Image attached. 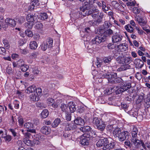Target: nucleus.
Wrapping results in <instances>:
<instances>
[{"label": "nucleus", "instance_id": "f257e3e1", "mask_svg": "<svg viewBox=\"0 0 150 150\" xmlns=\"http://www.w3.org/2000/svg\"><path fill=\"white\" fill-rule=\"evenodd\" d=\"M106 36H104V34L101 35H96L95 38L93 39L91 44L87 42L88 40H86V41L84 42L85 47L89 50H92L96 44H98L103 42L105 40Z\"/></svg>", "mask_w": 150, "mask_h": 150}, {"label": "nucleus", "instance_id": "f03ea898", "mask_svg": "<svg viewBox=\"0 0 150 150\" xmlns=\"http://www.w3.org/2000/svg\"><path fill=\"white\" fill-rule=\"evenodd\" d=\"M80 143L83 145L87 146L89 144L90 140V136L85 133L80 137Z\"/></svg>", "mask_w": 150, "mask_h": 150}, {"label": "nucleus", "instance_id": "7ed1b4c3", "mask_svg": "<svg viewBox=\"0 0 150 150\" xmlns=\"http://www.w3.org/2000/svg\"><path fill=\"white\" fill-rule=\"evenodd\" d=\"M37 90V92H33L30 95L29 97L31 101H36L39 100V97L41 94L42 91L41 88H38Z\"/></svg>", "mask_w": 150, "mask_h": 150}, {"label": "nucleus", "instance_id": "20e7f679", "mask_svg": "<svg viewBox=\"0 0 150 150\" xmlns=\"http://www.w3.org/2000/svg\"><path fill=\"white\" fill-rule=\"evenodd\" d=\"M99 77L102 78H108V81L109 83H116L117 82V79L115 78V77H113L112 76H111V78H109L110 76L109 75H108L106 73H103L102 72V73H100V76Z\"/></svg>", "mask_w": 150, "mask_h": 150}, {"label": "nucleus", "instance_id": "39448f33", "mask_svg": "<svg viewBox=\"0 0 150 150\" xmlns=\"http://www.w3.org/2000/svg\"><path fill=\"white\" fill-rule=\"evenodd\" d=\"M131 141L132 144L135 148H138L140 147L141 145L144 147V143L141 140L138 139L137 138H132Z\"/></svg>", "mask_w": 150, "mask_h": 150}, {"label": "nucleus", "instance_id": "423d86ee", "mask_svg": "<svg viewBox=\"0 0 150 150\" xmlns=\"http://www.w3.org/2000/svg\"><path fill=\"white\" fill-rule=\"evenodd\" d=\"M16 24V22L13 19L9 18H6L5 21V24L3 25V27L7 28L8 25L11 26H14Z\"/></svg>", "mask_w": 150, "mask_h": 150}, {"label": "nucleus", "instance_id": "0eeeda50", "mask_svg": "<svg viewBox=\"0 0 150 150\" xmlns=\"http://www.w3.org/2000/svg\"><path fill=\"white\" fill-rule=\"evenodd\" d=\"M24 127L27 129V131L32 133H36V130L34 128L33 125L30 122H26L24 124Z\"/></svg>", "mask_w": 150, "mask_h": 150}, {"label": "nucleus", "instance_id": "6e6552de", "mask_svg": "<svg viewBox=\"0 0 150 150\" xmlns=\"http://www.w3.org/2000/svg\"><path fill=\"white\" fill-rule=\"evenodd\" d=\"M131 87L130 85H127L125 86L123 84H122L121 86L119 88H116V90L115 93L116 94H119L120 93H122L126 90H128Z\"/></svg>", "mask_w": 150, "mask_h": 150}, {"label": "nucleus", "instance_id": "1a4fd4ad", "mask_svg": "<svg viewBox=\"0 0 150 150\" xmlns=\"http://www.w3.org/2000/svg\"><path fill=\"white\" fill-rule=\"evenodd\" d=\"M38 16L29 14L26 17V19L27 22L33 23L37 21Z\"/></svg>", "mask_w": 150, "mask_h": 150}, {"label": "nucleus", "instance_id": "9d476101", "mask_svg": "<svg viewBox=\"0 0 150 150\" xmlns=\"http://www.w3.org/2000/svg\"><path fill=\"white\" fill-rule=\"evenodd\" d=\"M115 145V143L114 142H111L109 143L107 139V142L105 145V146L103 147L104 150H109L114 148Z\"/></svg>", "mask_w": 150, "mask_h": 150}, {"label": "nucleus", "instance_id": "9b49d317", "mask_svg": "<svg viewBox=\"0 0 150 150\" xmlns=\"http://www.w3.org/2000/svg\"><path fill=\"white\" fill-rule=\"evenodd\" d=\"M129 135V133L127 131H124L121 132L117 138L120 141H123L126 139L127 137H128Z\"/></svg>", "mask_w": 150, "mask_h": 150}, {"label": "nucleus", "instance_id": "f8f14e48", "mask_svg": "<svg viewBox=\"0 0 150 150\" xmlns=\"http://www.w3.org/2000/svg\"><path fill=\"white\" fill-rule=\"evenodd\" d=\"M123 38V36L120 34H116L112 37V41L113 43L120 42Z\"/></svg>", "mask_w": 150, "mask_h": 150}, {"label": "nucleus", "instance_id": "ddd939ff", "mask_svg": "<svg viewBox=\"0 0 150 150\" xmlns=\"http://www.w3.org/2000/svg\"><path fill=\"white\" fill-rule=\"evenodd\" d=\"M128 48V46L126 43H121L117 46V50L118 52H123L127 50Z\"/></svg>", "mask_w": 150, "mask_h": 150}, {"label": "nucleus", "instance_id": "4468645a", "mask_svg": "<svg viewBox=\"0 0 150 150\" xmlns=\"http://www.w3.org/2000/svg\"><path fill=\"white\" fill-rule=\"evenodd\" d=\"M135 18L136 21L142 26H144L146 24V21L141 17L139 16H137Z\"/></svg>", "mask_w": 150, "mask_h": 150}, {"label": "nucleus", "instance_id": "2eb2a0df", "mask_svg": "<svg viewBox=\"0 0 150 150\" xmlns=\"http://www.w3.org/2000/svg\"><path fill=\"white\" fill-rule=\"evenodd\" d=\"M40 131L42 133L47 135L51 133V129L49 127L44 126L41 129Z\"/></svg>", "mask_w": 150, "mask_h": 150}, {"label": "nucleus", "instance_id": "dca6fc26", "mask_svg": "<svg viewBox=\"0 0 150 150\" xmlns=\"http://www.w3.org/2000/svg\"><path fill=\"white\" fill-rule=\"evenodd\" d=\"M38 89V88H36L35 85H32L27 88L25 90V92L28 93H32L34 92H37Z\"/></svg>", "mask_w": 150, "mask_h": 150}, {"label": "nucleus", "instance_id": "f3484780", "mask_svg": "<svg viewBox=\"0 0 150 150\" xmlns=\"http://www.w3.org/2000/svg\"><path fill=\"white\" fill-rule=\"evenodd\" d=\"M74 123L77 125L82 126L84 124L83 120L80 117H78L74 121Z\"/></svg>", "mask_w": 150, "mask_h": 150}, {"label": "nucleus", "instance_id": "a211bd4d", "mask_svg": "<svg viewBox=\"0 0 150 150\" xmlns=\"http://www.w3.org/2000/svg\"><path fill=\"white\" fill-rule=\"evenodd\" d=\"M107 142V139L105 138L103 139H100L97 143L96 146L98 147H100L103 146H105V143Z\"/></svg>", "mask_w": 150, "mask_h": 150}, {"label": "nucleus", "instance_id": "6ab92c4d", "mask_svg": "<svg viewBox=\"0 0 150 150\" xmlns=\"http://www.w3.org/2000/svg\"><path fill=\"white\" fill-rule=\"evenodd\" d=\"M87 6H84L82 7H80L81 11H82L81 13L82 14H85L86 15H90L91 13L90 12V11L88 10L87 9Z\"/></svg>", "mask_w": 150, "mask_h": 150}, {"label": "nucleus", "instance_id": "aec40b11", "mask_svg": "<svg viewBox=\"0 0 150 150\" xmlns=\"http://www.w3.org/2000/svg\"><path fill=\"white\" fill-rule=\"evenodd\" d=\"M68 106L70 111L71 113H73L76 111V106L75 103L73 102H70L68 104Z\"/></svg>", "mask_w": 150, "mask_h": 150}, {"label": "nucleus", "instance_id": "412c9836", "mask_svg": "<svg viewBox=\"0 0 150 150\" xmlns=\"http://www.w3.org/2000/svg\"><path fill=\"white\" fill-rule=\"evenodd\" d=\"M117 88V86H114L113 88H107L105 91V93H106L108 95H109L112 93L114 92H115L116 90V88Z\"/></svg>", "mask_w": 150, "mask_h": 150}, {"label": "nucleus", "instance_id": "4be33fe9", "mask_svg": "<svg viewBox=\"0 0 150 150\" xmlns=\"http://www.w3.org/2000/svg\"><path fill=\"white\" fill-rule=\"evenodd\" d=\"M131 66L128 64H125L120 66L117 69V71H123L126 70L127 69L131 68Z\"/></svg>", "mask_w": 150, "mask_h": 150}, {"label": "nucleus", "instance_id": "5701e85b", "mask_svg": "<svg viewBox=\"0 0 150 150\" xmlns=\"http://www.w3.org/2000/svg\"><path fill=\"white\" fill-rule=\"evenodd\" d=\"M43 27V25L40 22H38L36 23L35 28L39 32H42Z\"/></svg>", "mask_w": 150, "mask_h": 150}, {"label": "nucleus", "instance_id": "b1692460", "mask_svg": "<svg viewBox=\"0 0 150 150\" xmlns=\"http://www.w3.org/2000/svg\"><path fill=\"white\" fill-rule=\"evenodd\" d=\"M29 46L31 49L35 50L37 48L38 45L36 41H33L30 42Z\"/></svg>", "mask_w": 150, "mask_h": 150}, {"label": "nucleus", "instance_id": "393cba45", "mask_svg": "<svg viewBox=\"0 0 150 150\" xmlns=\"http://www.w3.org/2000/svg\"><path fill=\"white\" fill-rule=\"evenodd\" d=\"M28 137H25L23 139V142L28 146H31L33 145L32 142L28 138Z\"/></svg>", "mask_w": 150, "mask_h": 150}, {"label": "nucleus", "instance_id": "a878e982", "mask_svg": "<svg viewBox=\"0 0 150 150\" xmlns=\"http://www.w3.org/2000/svg\"><path fill=\"white\" fill-rule=\"evenodd\" d=\"M121 129L120 128L117 127L115 128L113 132L114 136L116 137H117L121 132Z\"/></svg>", "mask_w": 150, "mask_h": 150}, {"label": "nucleus", "instance_id": "bb28decb", "mask_svg": "<svg viewBox=\"0 0 150 150\" xmlns=\"http://www.w3.org/2000/svg\"><path fill=\"white\" fill-rule=\"evenodd\" d=\"M138 132V130L137 128L133 126L132 131V138H137Z\"/></svg>", "mask_w": 150, "mask_h": 150}, {"label": "nucleus", "instance_id": "cd10ccee", "mask_svg": "<svg viewBox=\"0 0 150 150\" xmlns=\"http://www.w3.org/2000/svg\"><path fill=\"white\" fill-rule=\"evenodd\" d=\"M45 42L48 48H51L52 47L53 40L51 38H49Z\"/></svg>", "mask_w": 150, "mask_h": 150}, {"label": "nucleus", "instance_id": "c85d7f7f", "mask_svg": "<svg viewBox=\"0 0 150 150\" xmlns=\"http://www.w3.org/2000/svg\"><path fill=\"white\" fill-rule=\"evenodd\" d=\"M60 122L61 120L59 118L56 119L52 124L51 125L52 127L53 128L56 127L60 123Z\"/></svg>", "mask_w": 150, "mask_h": 150}, {"label": "nucleus", "instance_id": "c756f323", "mask_svg": "<svg viewBox=\"0 0 150 150\" xmlns=\"http://www.w3.org/2000/svg\"><path fill=\"white\" fill-rule=\"evenodd\" d=\"M106 125L105 122H102L101 123L99 124L96 127L98 129L102 131L105 129Z\"/></svg>", "mask_w": 150, "mask_h": 150}, {"label": "nucleus", "instance_id": "7c9ffc66", "mask_svg": "<svg viewBox=\"0 0 150 150\" xmlns=\"http://www.w3.org/2000/svg\"><path fill=\"white\" fill-rule=\"evenodd\" d=\"M136 63V67L138 68H141L143 66L144 62L140 59H137Z\"/></svg>", "mask_w": 150, "mask_h": 150}, {"label": "nucleus", "instance_id": "2f4dec72", "mask_svg": "<svg viewBox=\"0 0 150 150\" xmlns=\"http://www.w3.org/2000/svg\"><path fill=\"white\" fill-rule=\"evenodd\" d=\"M76 127V125L73 123L68 124L66 126V128L68 130H72Z\"/></svg>", "mask_w": 150, "mask_h": 150}, {"label": "nucleus", "instance_id": "473e14b6", "mask_svg": "<svg viewBox=\"0 0 150 150\" xmlns=\"http://www.w3.org/2000/svg\"><path fill=\"white\" fill-rule=\"evenodd\" d=\"M103 122L101 119H98L97 117H94L93 120V123L96 126Z\"/></svg>", "mask_w": 150, "mask_h": 150}, {"label": "nucleus", "instance_id": "72a5a7b5", "mask_svg": "<svg viewBox=\"0 0 150 150\" xmlns=\"http://www.w3.org/2000/svg\"><path fill=\"white\" fill-rule=\"evenodd\" d=\"M49 113V112L46 109L43 110L41 114L42 117V118H46L48 116Z\"/></svg>", "mask_w": 150, "mask_h": 150}, {"label": "nucleus", "instance_id": "f704fd0d", "mask_svg": "<svg viewBox=\"0 0 150 150\" xmlns=\"http://www.w3.org/2000/svg\"><path fill=\"white\" fill-rule=\"evenodd\" d=\"M125 28L126 30L130 33H133L134 31L133 28L130 24H128L125 26Z\"/></svg>", "mask_w": 150, "mask_h": 150}, {"label": "nucleus", "instance_id": "c9c22d12", "mask_svg": "<svg viewBox=\"0 0 150 150\" xmlns=\"http://www.w3.org/2000/svg\"><path fill=\"white\" fill-rule=\"evenodd\" d=\"M91 128L89 126H84L80 128V130L82 132H88L90 130Z\"/></svg>", "mask_w": 150, "mask_h": 150}, {"label": "nucleus", "instance_id": "e433bc0d", "mask_svg": "<svg viewBox=\"0 0 150 150\" xmlns=\"http://www.w3.org/2000/svg\"><path fill=\"white\" fill-rule=\"evenodd\" d=\"M48 16L46 13H40L39 15V18L41 20H44L47 18Z\"/></svg>", "mask_w": 150, "mask_h": 150}, {"label": "nucleus", "instance_id": "4c0bfd02", "mask_svg": "<svg viewBox=\"0 0 150 150\" xmlns=\"http://www.w3.org/2000/svg\"><path fill=\"white\" fill-rule=\"evenodd\" d=\"M124 59V57L119 56L116 58V61L118 63L123 64Z\"/></svg>", "mask_w": 150, "mask_h": 150}, {"label": "nucleus", "instance_id": "58836bf2", "mask_svg": "<svg viewBox=\"0 0 150 150\" xmlns=\"http://www.w3.org/2000/svg\"><path fill=\"white\" fill-rule=\"evenodd\" d=\"M20 67L21 71L23 72L26 71L28 69V66L25 63Z\"/></svg>", "mask_w": 150, "mask_h": 150}, {"label": "nucleus", "instance_id": "ea45409f", "mask_svg": "<svg viewBox=\"0 0 150 150\" xmlns=\"http://www.w3.org/2000/svg\"><path fill=\"white\" fill-rule=\"evenodd\" d=\"M25 35L28 37H32L33 35V32L30 30L27 29L25 31Z\"/></svg>", "mask_w": 150, "mask_h": 150}, {"label": "nucleus", "instance_id": "a19ab883", "mask_svg": "<svg viewBox=\"0 0 150 150\" xmlns=\"http://www.w3.org/2000/svg\"><path fill=\"white\" fill-rule=\"evenodd\" d=\"M132 58L131 57H125L124 60V64H128L132 61Z\"/></svg>", "mask_w": 150, "mask_h": 150}, {"label": "nucleus", "instance_id": "79ce46f5", "mask_svg": "<svg viewBox=\"0 0 150 150\" xmlns=\"http://www.w3.org/2000/svg\"><path fill=\"white\" fill-rule=\"evenodd\" d=\"M32 72L35 75H37L39 73V71L37 67H33L32 68Z\"/></svg>", "mask_w": 150, "mask_h": 150}, {"label": "nucleus", "instance_id": "37998d69", "mask_svg": "<svg viewBox=\"0 0 150 150\" xmlns=\"http://www.w3.org/2000/svg\"><path fill=\"white\" fill-rule=\"evenodd\" d=\"M34 23L28 22L25 23V26L27 28L31 29L34 25Z\"/></svg>", "mask_w": 150, "mask_h": 150}, {"label": "nucleus", "instance_id": "c03bdc74", "mask_svg": "<svg viewBox=\"0 0 150 150\" xmlns=\"http://www.w3.org/2000/svg\"><path fill=\"white\" fill-rule=\"evenodd\" d=\"M112 59V57L109 56L104 58L103 61L105 63H109L110 62Z\"/></svg>", "mask_w": 150, "mask_h": 150}, {"label": "nucleus", "instance_id": "a18cd8bd", "mask_svg": "<svg viewBox=\"0 0 150 150\" xmlns=\"http://www.w3.org/2000/svg\"><path fill=\"white\" fill-rule=\"evenodd\" d=\"M4 137H3V138L4 139V140L7 143L10 141L11 139V136L9 135H6L4 136Z\"/></svg>", "mask_w": 150, "mask_h": 150}, {"label": "nucleus", "instance_id": "49530a36", "mask_svg": "<svg viewBox=\"0 0 150 150\" xmlns=\"http://www.w3.org/2000/svg\"><path fill=\"white\" fill-rule=\"evenodd\" d=\"M40 47L42 50L45 51L46 50L48 47L45 43L44 42L40 45Z\"/></svg>", "mask_w": 150, "mask_h": 150}, {"label": "nucleus", "instance_id": "de8ad7c7", "mask_svg": "<svg viewBox=\"0 0 150 150\" xmlns=\"http://www.w3.org/2000/svg\"><path fill=\"white\" fill-rule=\"evenodd\" d=\"M102 9L103 11L105 12H106V11H108V8L106 7V4L105 2L103 1H102Z\"/></svg>", "mask_w": 150, "mask_h": 150}, {"label": "nucleus", "instance_id": "09e8293b", "mask_svg": "<svg viewBox=\"0 0 150 150\" xmlns=\"http://www.w3.org/2000/svg\"><path fill=\"white\" fill-rule=\"evenodd\" d=\"M38 54V53L36 52H33L30 54L29 57L31 59L36 58L37 57Z\"/></svg>", "mask_w": 150, "mask_h": 150}, {"label": "nucleus", "instance_id": "8fccbe9b", "mask_svg": "<svg viewBox=\"0 0 150 150\" xmlns=\"http://www.w3.org/2000/svg\"><path fill=\"white\" fill-rule=\"evenodd\" d=\"M18 120L19 125L20 126H22L24 122L23 118L21 117H19L18 118Z\"/></svg>", "mask_w": 150, "mask_h": 150}, {"label": "nucleus", "instance_id": "3c124183", "mask_svg": "<svg viewBox=\"0 0 150 150\" xmlns=\"http://www.w3.org/2000/svg\"><path fill=\"white\" fill-rule=\"evenodd\" d=\"M133 11L136 14H138L140 12V10L137 7H134L133 8Z\"/></svg>", "mask_w": 150, "mask_h": 150}, {"label": "nucleus", "instance_id": "603ef678", "mask_svg": "<svg viewBox=\"0 0 150 150\" xmlns=\"http://www.w3.org/2000/svg\"><path fill=\"white\" fill-rule=\"evenodd\" d=\"M6 54V50L3 47H0V54L5 55Z\"/></svg>", "mask_w": 150, "mask_h": 150}, {"label": "nucleus", "instance_id": "864d4df0", "mask_svg": "<svg viewBox=\"0 0 150 150\" xmlns=\"http://www.w3.org/2000/svg\"><path fill=\"white\" fill-rule=\"evenodd\" d=\"M17 19L18 20V22L20 23H23L25 20V18L22 16L19 17Z\"/></svg>", "mask_w": 150, "mask_h": 150}, {"label": "nucleus", "instance_id": "5fc2aeb1", "mask_svg": "<svg viewBox=\"0 0 150 150\" xmlns=\"http://www.w3.org/2000/svg\"><path fill=\"white\" fill-rule=\"evenodd\" d=\"M21 131L23 134L24 135L25 137H29L30 135V134L27 132H24V130L23 129H21Z\"/></svg>", "mask_w": 150, "mask_h": 150}, {"label": "nucleus", "instance_id": "6e6d98bb", "mask_svg": "<svg viewBox=\"0 0 150 150\" xmlns=\"http://www.w3.org/2000/svg\"><path fill=\"white\" fill-rule=\"evenodd\" d=\"M91 16L93 18H98L99 17H100V16L99 14V13H92V14H91Z\"/></svg>", "mask_w": 150, "mask_h": 150}, {"label": "nucleus", "instance_id": "4d7b16f0", "mask_svg": "<svg viewBox=\"0 0 150 150\" xmlns=\"http://www.w3.org/2000/svg\"><path fill=\"white\" fill-rule=\"evenodd\" d=\"M96 65L98 67H100L102 65V62L101 60L99 59V58H98L97 59V62L96 63Z\"/></svg>", "mask_w": 150, "mask_h": 150}, {"label": "nucleus", "instance_id": "13d9d810", "mask_svg": "<svg viewBox=\"0 0 150 150\" xmlns=\"http://www.w3.org/2000/svg\"><path fill=\"white\" fill-rule=\"evenodd\" d=\"M64 137L67 139V140H70L71 139V135L67 133H64Z\"/></svg>", "mask_w": 150, "mask_h": 150}, {"label": "nucleus", "instance_id": "bf43d9fd", "mask_svg": "<svg viewBox=\"0 0 150 150\" xmlns=\"http://www.w3.org/2000/svg\"><path fill=\"white\" fill-rule=\"evenodd\" d=\"M20 52L24 54H26L27 53V50L26 48H25L24 49H20Z\"/></svg>", "mask_w": 150, "mask_h": 150}, {"label": "nucleus", "instance_id": "052dcab7", "mask_svg": "<svg viewBox=\"0 0 150 150\" xmlns=\"http://www.w3.org/2000/svg\"><path fill=\"white\" fill-rule=\"evenodd\" d=\"M17 62L19 66L20 67L25 63V61L22 59H20Z\"/></svg>", "mask_w": 150, "mask_h": 150}, {"label": "nucleus", "instance_id": "680f3d73", "mask_svg": "<svg viewBox=\"0 0 150 150\" xmlns=\"http://www.w3.org/2000/svg\"><path fill=\"white\" fill-rule=\"evenodd\" d=\"M67 108V107L66 105L65 104H62L61 108L62 111L63 112L66 111Z\"/></svg>", "mask_w": 150, "mask_h": 150}, {"label": "nucleus", "instance_id": "e2e57ef3", "mask_svg": "<svg viewBox=\"0 0 150 150\" xmlns=\"http://www.w3.org/2000/svg\"><path fill=\"white\" fill-rule=\"evenodd\" d=\"M11 58L14 59H16L19 58V55L17 54H13L11 55Z\"/></svg>", "mask_w": 150, "mask_h": 150}, {"label": "nucleus", "instance_id": "0e129e2a", "mask_svg": "<svg viewBox=\"0 0 150 150\" xmlns=\"http://www.w3.org/2000/svg\"><path fill=\"white\" fill-rule=\"evenodd\" d=\"M32 3L33 5L35 6H38L39 4L38 0H33Z\"/></svg>", "mask_w": 150, "mask_h": 150}, {"label": "nucleus", "instance_id": "69168bd1", "mask_svg": "<svg viewBox=\"0 0 150 150\" xmlns=\"http://www.w3.org/2000/svg\"><path fill=\"white\" fill-rule=\"evenodd\" d=\"M105 25L106 28H108L112 26V24L109 22L105 21Z\"/></svg>", "mask_w": 150, "mask_h": 150}, {"label": "nucleus", "instance_id": "338daca9", "mask_svg": "<svg viewBox=\"0 0 150 150\" xmlns=\"http://www.w3.org/2000/svg\"><path fill=\"white\" fill-rule=\"evenodd\" d=\"M108 35H109L112 34L113 33V31L111 29H109L106 31Z\"/></svg>", "mask_w": 150, "mask_h": 150}, {"label": "nucleus", "instance_id": "774afa93", "mask_svg": "<svg viewBox=\"0 0 150 150\" xmlns=\"http://www.w3.org/2000/svg\"><path fill=\"white\" fill-rule=\"evenodd\" d=\"M54 100L51 98H49L48 99L47 103L49 105H51V104L54 102Z\"/></svg>", "mask_w": 150, "mask_h": 150}]
</instances>
